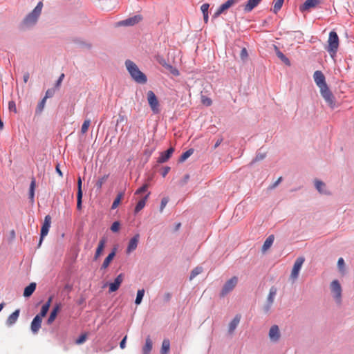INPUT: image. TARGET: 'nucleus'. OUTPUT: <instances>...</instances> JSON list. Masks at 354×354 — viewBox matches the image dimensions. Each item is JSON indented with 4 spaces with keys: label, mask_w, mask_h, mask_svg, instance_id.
I'll return each mask as SVG.
<instances>
[{
    "label": "nucleus",
    "mask_w": 354,
    "mask_h": 354,
    "mask_svg": "<svg viewBox=\"0 0 354 354\" xmlns=\"http://www.w3.org/2000/svg\"><path fill=\"white\" fill-rule=\"evenodd\" d=\"M313 78L316 85L319 88L322 96L328 106L333 109L335 106V97L326 82L324 75L321 71H316L313 74Z\"/></svg>",
    "instance_id": "f257e3e1"
},
{
    "label": "nucleus",
    "mask_w": 354,
    "mask_h": 354,
    "mask_svg": "<svg viewBox=\"0 0 354 354\" xmlns=\"http://www.w3.org/2000/svg\"><path fill=\"white\" fill-rule=\"evenodd\" d=\"M125 66L131 77L138 83L145 84L147 82L146 75L139 70L137 65L132 61L128 59L125 62Z\"/></svg>",
    "instance_id": "f03ea898"
},
{
    "label": "nucleus",
    "mask_w": 354,
    "mask_h": 354,
    "mask_svg": "<svg viewBox=\"0 0 354 354\" xmlns=\"http://www.w3.org/2000/svg\"><path fill=\"white\" fill-rule=\"evenodd\" d=\"M43 3L41 1L39 2L35 9L29 13L23 21L24 26L27 27L32 26L36 24L37 19L41 12Z\"/></svg>",
    "instance_id": "7ed1b4c3"
},
{
    "label": "nucleus",
    "mask_w": 354,
    "mask_h": 354,
    "mask_svg": "<svg viewBox=\"0 0 354 354\" xmlns=\"http://www.w3.org/2000/svg\"><path fill=\"white\" fill-rule=\"evenodd\" d=\"M338 47H339L338 35L335 31H331L329 33V37H328V46L326 48V50L332 57H333L336 55Z\"/></svg>",
    "instance_id": "20e7f679"
},
{
    "label": "nucleus",
    "mask_w": 354,
    "mask_h": 354,
    "mask_svg": "<svg viewBox=\"0 0 354 354\" xmlns=\"http://www.w3.org/2000/svg\"><path fill=\"white\" fill-rule=\"evenodd\" d=\"M147 97L148 104L152 111V112L155 114L159 113L160 112V104L158 100V97L155 95V93L152 91H149L147 93Z\"/></svg>",
    "instance_id": "39448f33"
},
{
    "label": "nucleus",
    "mask_w": 354,
    "mask_h": 354,
    "mask_svg": "<svg viewBox=\"0 0 354 354\" xmlns=\"http://www.w3.org/2000/svg\"><path fill=\"white\" fill-rule=\"evenodd\" d=\"M238 283V277H232L229 280H227L223 286V288L221 291L220 296L223 297L226 296L228 293L232 292Z\"/></svg>",
    "instance_id": "423d86ee"
},
{
    "label": "nucleus",
    "mask_w": 354,
    "mask_h": 354,
    "mask_svg": "<svg viewBox=\"0 0 354 354\" xmlns=\"http://www.w3.org/2000/svg\"><path fill=\"white\" fill-rule=\"evenodd\" d=\"M330 290L337 303H340L342 297V287L337 280H333L330 286Z\"/></svg>",
    "instance_id": "0eeeda50"
},
{
    "label": "nucleus",
    "mask_w": 354,
    "mask_h": 354,
    "mask_svg": "<svg viewBox=\"0 0 354 354\" xmlns=\"http://www.w3.org/2000/svg\"><path fill=\"white\" fill-rule=\"evenodd\" d=\"M305 259L303 257H299L296 259L290 274V279L292 281H295L298 278L299 271Z\"/></svg>",
    "instance_id": "6e6552de"
},
{
    "label": "nucleus",
    "mask_w": 354,
    "mask_h": 354,
    "mask_svg": "<svg viewBox=\"0 0 354 354\" xmlns=\"http://www.w3.org/2000/svg\"><path fill=\"white\" fill-rule=\"evenodd\" d=\"M51 224V217L46 215L44 218V223L41 228L40 239L39 246L41 244L44 238L48 234Z\"/></svg>",
    "instance_id": "1a4fd4ad"
},
{
    "label": "nucleus",
    "mask_w": 354,
    "mask_h": 354,
    "mask_svg": "<svg viewBox=\"0 0 354 354\" xmlns=\"http://www.w3.org/2000/svg\"><path fill=\"white\" fill-rule=\"evenodd\" d=\"M322 0H306L300 7L299 10L301 12L308 11L312 8H316Z\"/></svg>",
    "instance_id": "9d476101"
},
{
    "label": "nucleus",
    "mask_w": 354,
    "mask_h": 354,
    "mask_svg": "<svg viewBox=\"0 0 354 354\" xmlns=\"http://www.w3.org/2000/svg\"><path fill=\"white\" fill-rule=\"evenodd\" d=\"M269 338L271 342H277L279 341L281 337L280 330L277 325H273L271 326L269 330Z\"/></svg>",
    "instance_id": "9b49d317"
},
{
    "label": "nucleus",
    "mask_w": 354,
    "mask_h": 354,
    "mask_svg": "<svg viewBox=\"0 0 354 354\" xmlns=\"http://www.w3.org/2000/svg\"><path fill=\"white\" fill-rule=\"evenodd\" d=\"M142 20V17L140 15H135L132 17L128 18L125 20L120 21L118 23V26H133L138 23H139Z\"/></svg>",
    "instance_id": "f8f14e48"
},
{
    "label": "nucleus",
    "mask_w": 354,
    "mask_h": 354,
    "mask_svg": "<svg viewBox=\"0 0 354 354\" xmlns=\"http://www.w3.org/2000/svg\"><path fill=\"white\" fill-rule=\"evenodd\" d=\"M239 0H227L224 3L221 5L217 11L214 13V17H218L224 11L230 8L233 5L236 4Z\"/></svg>",
    "instance_id": "ddd939ff"
},
{
    "label": "nucleus",
    "mask_w": 354,
    "mask_h": 354,
    "mask_svg": "<svg viewBox=\"0 0 354 354\" xmlns=\"http://www.w3.org/2000/svg\"><path fill=\"white\" fill-rule=\"evenodd\" d=\"M277 289L274 286H272L270 289L269 294L267 298V305L265 306V311L268 312L271 306L272 305L274 299V297L277 294Z\"/></svg>",
    "instance_id": "4468645a"
},
{
    "label": "nucleus",
    "mask_w": 354,
    "mask_h": 354,
    "mask_svg": "<svg viewBox=\"0 0 354 354\" xmlns=\"http://www.w3.org/2000/svg\"><path fill=\"white\" fill-rule=\"evenodd\" d=\"M139 239H140L139 234H136V235H134L133 237H132L130 239L128 246H127V250H126V252L127 254H130L131 252H132L137 248V246H138V244L139 242Z\"/></svg>",
    "instance_id": "2eb2a0df"
},
{
    "label": "nucleus",
    "mask_w": 354,
    "mask_h": 354,
    "mask_svg": "<svg viewBox=\"0 0 354 354\" xmlns=\"http://www.w3.org/2000/svg\"><path fill=\"white\" fill-rule=\"evenodd\" d=\"M124 279V274H120L115 279L114 282L111 283L109 284V292H115L118 290L119 287L120 286L121 283H122Z\"/></svg>",
    "instance_id": "dca6fc26"
},
{
    "label": "nucleus",
    "mask_w": 354,
    "mask_h": 354,
    "mask_svg": "<svg viewBox=\"0 0 354 354\" xmlns=\"http://www.w3.org/2000/svg\"><path fill=\"white\" fill-rule=\"evenodd\" d=\"M174 151V148L170 147L167 151L160 153L157 162L158 163H164V162H167L171 158Z\"/></svg>",
    "instance_id": "f3484780"
},
{
    "label": "nucleus",
    "mask_w": 354,
    "mask_h": 354,
    "mask_svg": "<svg viewBox=\"0 0 354 354\" xmlns=\"http://www.w3.org/2000/svg\"><path fill=\"white\" fill-rule=\"evenodd\" d=\"M42 322V318L40 317V316H35L33 319V320L31 322L30 328L32 332L34 334H36L38 333L39 330L41 328Z\"/></svg>",
    "instance_id": "a211bd4d"
},
{
    "label": "nucleus",
    "mask_w": 354,
    "mask_h": 354,
    "mask_svg": "<svg viewBox=\"0 0 354 354\" xmlns=\"http://www.w3.org/2000/svg\"><path fill=\"white\" fill-rule=\"evenodd\" d=\"M61 304H57L53 308L50 314L47 319V324L50 325L56 319L57 313L60 310Z\"/></svg>",
    "instance_id": "6ab92c4d"
},
{
    "label": "nucleus",
    "mask_w": 354,
    "mask_h": 354,
    "mask_svg": "<svg viewBox=\"0 0 354 354\" xmlns=\"http://www.w3.org/2000/svg\"><path fill=\"white\" fill-rule=\"evenodd\" d=\"M106 243V239L103 237L102 238L98 243L97 248L96 249L95 255H94V259L97 260L102 254L103 250L105 247V244Z\"/></svg>",
    "instance_id": "aec40b11"
},
{
    "label": "nucleus",
    "mask_w": 354,
    "mask_h": 354,
    "mask_svg": "<svg viewBox=\"0 0 354 354\" xmlns=\"http://www.w3.org/2000/svg\"><path fill=\"white\" fill-rule=\"evenodd\" d=\"M261 0H248L243 6V10L245 12H251L255 7H257Z\"/></svg>",
    "instance_id": "412c9836"
},
{
    "label": "nucleus",
    "mask_w": 354,
    "mask_h": 354,
    "mask_svg": "<svg viewBox=\"0 0 354 354\" xmlns=\"http://www.w3.org/2000/svg\"><path fill=\"white\" fill-rule=\"evenodd\" d=\"M19 309H17L11 315H10L6 320V324L9 326L13 325L17 321L19 316Z\"/></svg>",
    "instance_id": "4be33fe9"
},
{
    "label": "nucleus",
    "mask_w": 354,
    "mask_h": 354,
    "mask_svg": "<svg viewBox=\"0 0 354 354\" xmlns=\"http://www.w3.org/2000/svg\"><path fill=\"white\" fill-rule=\"evenodd\" d=\"M115 254H116V248H114L112 250V252L104 259V262H103V263L102 265V267H101L102 269H106V268H107L109 267V266L110 265L111 262L112 261V260L115 257Z\"/></svg>",
    "instance_id": "5701e85b"
},
{
    "label": "nucleus",
    "mask_w": 354,
    "mask_h": 354,
    "mask_svg": "<svg viewBox=\"0 0 354 354\" xmlns=\"http://www.w3.org/2000/svg\"><path fill=\"white\" fill-rule=\"evenodd\" d=\"M152 347H153V342H152L150 337L148 336L146 338L145 344L143 346V347L142 348V354H150V352L152 350Z\"/></svg>",
    "instance_id": "b1692460"
},
{
    "label": "nucleus",
    "mask_w": 354,
    "mask_h": 354,
    "mask_svg": "<svg viewBox=\"0 0 354 354\" xmlns=\"http://www.w3.org/2000/svg\"><path fill=\"white\" fill-rule=\"evenodd\" d=\"M315 186L319 193L327 194V195L330 194V192L327 191L325 189L326 185L322 181L319 180H315Z\"/></svg>",
    "instance_id": "393cba45"
},
{
    "label": "nucleus",
    "mask_w": 354,
    "mask_h": 354,
    "mask_svg": "<svg viewBox=\"0 0 354 354\" xmlns=\"http://www.w3.org/2000/svg\"><path fill=\"white\" fill-rule=\"evenodd\" d=\"M274 240V236L273 234L270 235L264 241L262 246L261 250L265 252L267 251L273 244Z\"/></svg>",
    "instance_id": "a878e982"
},
{
    "label": "nucleus",
    "mask_w": 354,
    "mask_h": 354,
    "mask_svg": "<svg viewBox=\"0 0 354 354\" xmlns=\"http://www.w3.org/2000/svg\"><path fill=\"white\" fill-rule=\"evenodd\" d=\"M241 319V316L239 315H236L234 318L230 322L229 324V332L232 333L235 328L237 327Z\"/></svg>",
    "instance_id": "bb28decb"
},
{
    "label": "nucleus",
    "mask_w": 354,
    "mask_h": 354,
    "mask_svg": "<svg viewBox=\"0 0 354 354\" xmlns=\"http://www.w3.org/2000/svg\"><path fill=\"white\" fill-rule=\"evenodd\" d=\"M149 194H150V193H148L144 198H142V199H140L138 201V203H137V205L135 207L136 213L139 212L140 210H142L145 207V206L146 205V202L148 199Z\"/></svg>",
    "instance_id": "cd10ccee"
},
{
    "label": "nucleus",
    "mask_w": 354,
    "mask_h": 354,
    "mask_svg": "<svg viewBox=\"0 0 354 354\" xmlns=\"http://www.w3.org/2000/svg\"><path fill=\"white\" fill-rule=\"evenodd\" d=\"M36 289V283L35 282L30 283L27 287L25 288L24 296L28 297L32 295Z\"/></svg>",
    "instance_id": "c85d7f7f"
},
{
    "label": "nucleus",
    "mask_w": 354,
    "mask_h": 354,
    "mask_svg": "<svg viewBox=\"0 0 354 354\" xmlns=\"http://www.w3.org/2000/svg\"><path fill=\"white\" fill-rule=\"evenodd\" d=\"M170 349V342L168 339H165L162 343V347L160 350L161 354H167Z\"/></svg>",
    "instance_id": "c756f323"
},
{
    "label": "nucleus",
    "mask_w": 354,
    "mask_h": 354,
    "mask_svg": "<svg viewBox=\"0 0 354 354\" xmlns=\"http://www.w3.org/2000/svg\"><path fill=\"white\" fill-rule=\"evenodd\" d=\"M124 192H120L119 194H118L116 198H115V200L112 204L111 209H114L118 207L122 199L124 197Z\"/></svg>",
    "instance_id": "7c9ffc66"
},
{
    "label": "nucleus",
    "mask_w": 354,
    "mask_h": 354,
    "mask_svg": "<svg viewBox=\"0 0 354 354\" xmlns=\"http://www.w3.org/2000/svg\"><path fill=\"white\" fill-rule=\"evenodd\" d=\"M36 186V181L35 178H32L30 185L29 196L30 198L33 201L35 196V188Z\"/></svg>",
    "instance_id": "2f4dec72"
},
{
    "label": "nucleus",
    "mask_w": 354,
    "mask_h": 354,
    "mask_svg": "<svg viewBox=\"0 0 354 354\" xmlns=\"http://www.w3.org/2000/svg\"><path fill=\"white\" fill-rule=\"evenodd\" d=\"M203 272V268L198 266L195 268L191 272L189 279L192 280L194 278H195L197 275L201 274Z\"/></svg>",
    "instance_id": "473e14b6"
},
{
    "label": "nucleus",
    "mask_w": 354,
    "mask_h": 354,
    "mask_svg": "<svg viewBox=\"0 0 354 354\" xmlns=\"http://www.w3.org/2000/svg\"><path fill=\"white\" fill-rule=\"evenodd\" d=\"M144 295H145V290L144 289H141V290H138L137 295H136V301H135L136 304L139 305L141 303Z\"/></svg>",
    "instance_id": "72a5a7b5"
},
{
    "label": "nucleus",
    "mask_w": 354,
    "mask_h": 354,
    "mask_svg": "<svg viewBox=\"0 0 354 354\" xmlns=\"http://www.w3.org/2000/svg\"><path fill=\"white\" fill-rule=\"evenodd\" d=\"M194 152V150L192 149H190L185 152H184L180 157L179 161L180 162H184Z\"/></svg>",
    "instance_id": "f704fd0d"
},
{
    "label": "nucleus",
    "mask_w": 354,
    "mask_h": 354,
    "mask_svg": "<svg viewBox=\"0 0 354 354\" xmlns=\"http://www.w3.org/2000/svg\"><path fill=\"white\" fill-rule=\"evenodd\" d=\"M91 124V120L89 119L85 120L82 125L81 133L84 134L87 132Z\"/></svg>",
    "instance_id": "c9c22d12"
},
{
    "label": "nucleus",
    "mask_w": 354,
    "mask_h": 354,
    "mask_svg": "<svg viewBox=\"0 0 354 354\" xmlns=\"http://www.w3.org/2000/svg\"><path fill=\"white\" fill-rule=\"evenodd\" d=\"M284 0H276L274 6H273V12L274 13H277V12L281 8Z\"/></svg>",
    "instance_id": "e433bc0d"
},
{
    "label": "nucleus",
    "mask_w": 354,
    "mask_h": 354,
    "mask_svg": "<svg viewBox=\"0 0 354 354\" xmlns=\"http://www.w3.org/2000/svg\"><path fill=\"white\" fill-rule=\"evenodd\" d=\"M108 177H109L108 175H104L102 177H101L100 178H99L98 180L95 183L96 187L97 189H101L103 184L106 181Z\"/></svg>",
    "instance_id": "4c0bfd02"
},
{
    "label": "nucleus",
    "mask_w": 354,
    "mask_h": 354,
    "mask_svg": "<svg viewBox=\"0 0 354 354\" xmlns=\"http://www.w3.org/2000/svg\"><path fill=\"white\" fill-rule=\"evenodd\" d=\"M49 310V304H44L41 307L40 313L37 316H40L41 318L45 317Z\"/></svg>",
    "instance_id": "58836bf2"
},
{
    "label": "nucleus",
    "mask_w": 354,
    "mask_h": 354,
    "mask_svg": "<svg viewBox=\"0 0 354 354\" xmlns=\"http://www.w3.org/2000/svg\"><path fill=\"white\" fill-rule=\"evenodd\" d=\"M46 101V98H43L39 102V103L37 105V109H36V113H41V111H43V109H44V108L45 106Z\"/></svg>",
    "instance_id": "ea45409f"
},
{
    "label": "nucleus",
    "mask_w": 354,
    "mask_h": 354,
    "mask_svg": "<svg viewBox=\"0 0 354 354\" xmlns=\"http://www.w3.org/2000/svg\"><path fill=\"white\" fill-rule=\"evenodd\" d=\"M87 339V334L84 333L82 334L76 340L75 344H83Z\"/></svg>",
    "instance_id": "a19ab883"
},
{
    "label": "nucleus",
    "mask_w": 354,
    "mask_h": 354,
    "mask_svg": "<svg viewBox=\"0 0 354 354\" xmlns=\"http://www.w3.org/2000/svg\"><path fill=\"white\" fill-rule=\"evenodd\" d=\"M277 55L288 66L290 65L288 58H287L281 52H278Z\"/></svg>",
    "instance_id": "79ce46f5"
},
{
    "label": "nucleus",
    "mask_w": 354,
    "mask_h": 354,
    "mask_svg": "<svg viewBox=\"0 0 354 354\" xmlns=\"http://www.w3.org/2000/svg\"><path fill=\"white\" fill-rule=\"evenodd\" d=\"M120 224L118 221H115L111 226V230L113 232H117L120 230Z\"/></svg>",
    "instance_id": "37998d69"
},
{
    "label": "nucleus",
    "mask_w": 354,
    "mask_h": 354,
    "mask_svg": "<svg viewBox=\"0 0 354 354\" xmlns=\"http://www.w3.org/2000/svg\"><path fill=\"white\" fill-rule=\"evenodd\" d=\"M201 102L204 105L207 106H210L212 103V100L206 96H202Z\"/></svg>",
    "instance_id": "c03bdc74"
},
{
    "label": "nucleus",
    "mask_w": 354,
    "mask_h": 354,
    "mask_svg": "<svg viewBox=\"0 0 354 354\" xmlns=\"http://www.w3.org/2000/svg\"><path fill=\"white\" fill-rule=\"evenodd\" d=\"M169 202V199L168 198H163L161 201V204H160V212H162L164 208L165 207V206L167 205V204Z\"/></svg>",
    "instance_id": "a18cd8bd"
},
{
    "label": "nucleus",
    "mask_w": 354,
    "mask_h": 354,
    "mask_svg": "<svg viewBox=\"0 0 354 354\" xmlns=\"http://www.w3.org/2000/svg\"><path fill=\"white\" fill-rule=\"evenodd\" d=\"M149 185L148 184H145L143 186H142L140 188L136 190L135 192V194H140L147 191Z\"/></svg>",
    "instance_id": "49530a36"
},
{
    "label": "nucleus",
    "mask_w": 354,
    "mask_h": 354,
    "mask_svg": "<svg viewBox=\"0 0 354 354\" xmlns=\"http://www.w3.org/2000/svg\"><path fill=\"white\" fill-rule=\"evenodd\" d=\"M82 194H77V208L81 209L82 208Z\"/></svg>",
    "instance_id": "de8ad7c7"
},
{
    "label": "nucleus",
    "mask_w": 354,
    "mask_h": 354,
    "mask_svg": "<svg viewBox=\"0 0 354 354\" xmlns=\"http://www.w3.org/2000/svg\"><path fill=\"white\" fill-rule=\"evenodd\" d=\"M248 51H247L246 48H243L241 51L240 57L243 60H244L248 57Z\"/></svg>",
    "instance_id": "09e8293b"
},
{
    "label": "nucleus",
    "mask_w": 354,
    "mask_h": 354,
    "mask_svg": "<svg viewBox=\"0 0 354 354\" xmlns=\"http://www.w3.org/2000/svg\"><path fill=\"white\" fill-rule=\"evenodd\" d=\"M8 109L10 111H13L15 112H17V108L16 104L14 101H10L8 103Z\"/></svg>",
    "instance_id": "8fccbe9b"
},
{
    "label": "nucleus",
    "mask_w": 354,
    "mask_h": 354,
    "mask_svg": "<svg viewBox=\"0 0 354 354\" xmlns=\"http://www.w3.org/2000/svg\"><path fill=\"white\" fill-rule=\"evenodd\" d=\"M54 93H55V91L53 89H48L46 92V94H45V96L44 98H46V100H47V98L53 97Z\"/></svg>",
    "instance_id": "3c124183"
},
{
    "label": "nucleus",
    "mask_w": 354,
    "mask_h": 354,
    "mask_svg": "<svg viewBox=\"0 0 354 354\" xmlns=\"http://www.w3.org/2000/svg\"><path fill=\"white\" fill-rule=\"evenodd\" d=\"M82 179L80 177L78 178L77 180V194H82Z\"/></svg>",
    "instance_id": "603ef678"
},
{
    "label": "nucleus",
    "mask_w": 354,
    "mask_h": 354,
    "mask_svg": "<svg viewBox=\"0 0 354 354\" xmlns=\"http://www.w3.org/2000/svg\"><path fill=\"white\" fill-rule=\"evenodd\" d=\"M208 8H209V4L208 3H204L201 6V10L203 12V14L208 13Z\"/></svg>",
    "instance_id": "864d4df0"
},
{
    "label": "nucleus",
    "mask_w": 354,
    "mask_h": 354,
    "mask_svg": "<svg viewBox=\"0 0 354 354\" xmlns=\"http://www.w3.org/2000/svg\"><path fill=\"white\" fill-rule=\"evenodd\" d=\"M266 157V153H259L257 154L254 160L259 161L263 160Z\"/></svg>",
    "instance_id": "5fc2aeb1"
},
{
    "label": "nucleus",
    "mask_w": 354,
    "mask_h": 354,
    "mask_svg": "<svg viewBox=\"0 0 354 354\" xmlns=\"http://www.w3.org/2000/svg\"><path fill=\"white\" fill-rule=\"evenodd\" d=\"M337 266L339 270H342L344 267V261L343 258H339L337 261Z\"/></svg>",
    "instance_id": "6e6d98bb"
},
{
    "label": "nucleus",
    "mask_w": 354,
    "mask_h": 354,
    "mask_svg": "<svg viewBox=\"0 0 354 354\" xmlns=\"http://www.w3.org/2000/svg\"><path fill=\"white\" fill-rule=\"evenodd\" d=\"M64 77V74L62 73L56 82V85H55L56 87H59L60 86L62 82L63 81Z\"/></svg>",
    "instance_id": "4d7b16f0"
},
{
    "label": "nucleus",
    "mask_w": 354,
    "mask_h": 354,
    "mask_svg": "<svg viewBox=\"0 0 354 354\" xmlns=\"http://www.w3.org/2000/svg\"><path fill=\"white\" fill-rule=\"evenodd\" d=\"M127 336H124V337L122 339L120 344V346L122 349H124L126 346V341H127Z\"/></svg>",
    "instance_id": "13d9d810"
},
{
    "label": "nucleus",
    "mask_w": 354,
    "mask_h": 354,
    "mask_svg": "<svg viewBox=\"0 0 354 354\" xmlns=\"http://www.w3.org/2000/svg\"><path fill=\"white\" fill-rule=\"evenodd\" d=\"M282 180V177H279L277 180L271 186H270V189H274L280 183L281 181Z\"/></svg>",
    "instance_id": "bf43d9fd"
},
{
    "label": "nucleus",
    "mask_w": 354,
    "mask_h": 354,
    "mask_svg": "<svg viewBox=\"0 0 354 354\" xmlns=\"http://www.w3.org/2000/svg\"><path fill=\"white\" fill-rule=\"evenodd\" d=\"M170 171V167H165L164 169H163V171L162 172V176L163 177H165L166 175L169 173V171Z\"/></svg>",
    "instance_id": "052dcab7"
},
{
    "label": "nucleus",
    "mask_w": 354,
    "mask_h": 354,
    "mask_svg": "<svg viewBox=\"0 0 354 354\" xmlns=\"http://www.w3.org/2000/svg\"><path fill=\"white\" fill-rule=\"evenodd\" d=\"M29 77H30L29 73H28V72L25 73L24 74V77H23L24 82L25 83H26V82L28 81Z\"/></svg>",
    "instance_id": "680f3d73"
},
{
    "label": "nucleus",
    "mask_w": 354,
    "mask_h": 354,
    "mask_svg": "<svg viewBox=\"0 0 354 354\" xmlns=\"http://www.w3.org/2000/svg\"><path fill=\"white\" fill-rule=\"evenodd\" d=\"M56 171L59 174V176L62 177L63 176V174L62 172L61 171L60 169H59V165H57L56 166Z\"/></svg>",
    "instance_id": "e2e57ef3"
},
{
    "label": "nucleus",
    "mask_w": 354,
    "mask_h": 354,
    "mask_svg": "<svg viewBox=\"0 0 354 354\" xmlns=\"http://www.w3.org/2000/svg\"><path fill=\"white\" fill-rule=\"evenodd\" d=\"M171 73H172V74H174V75H176V76H177V75H179V72H178V71L177 69L174 68V69H172V70L171 71Z\"/></svg>",
    "instance_id": "0e129e2a"
},
{
    "label": "nucleus",
    "mask_w": 354,
    "mask_h": 354,
    "mask_svg": "<svg viewBox=\"0 0 354 354\" xmlns=\"http://www.w3.org/2000/svg\"><path fill=\"white\" fill-rule=\"evenodd\" d=\"M221 142H222V139L218 140L217 142L214 145V149L218 147L220 145V144L221 143Z\"/></svg>",
    "instance_id": "69168bd1"
},
{
    "label": "nucleus",
    "mask_w": 354,
    "mask_h": 354,
    "mask_svg": "<svg viewBox=\"0 0 354 354\" xmlns=\"http://www.w3.org/2000/svg\"><path fill=\"white\" fill-rule=\"evenodd\" d=\"M52 300H53V297H52V296H50V297L48 298V301H46V303L45 304H49V307H50V305H51V303H52Z\"/></svg>",
    "instance_id": "338daca9"
},
{
    "label": "nucleus",
    "mask_w": 354,
    "mask_h": 354,
    "mask_svg": "<svg viewBox=\"0 0 354 354\" xmlns=\"http://www.w3.org/2000/svg\"><path fill=\"white\" fill-rule=\"evenodd\" d=\"M203 17H204V21L205 22H207V21H208V13L203 14Z\"/></svg>",
    "instance_id": "774afa93"
}]
</instances>
